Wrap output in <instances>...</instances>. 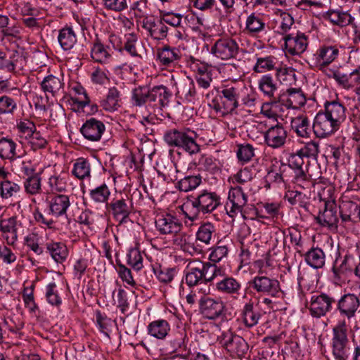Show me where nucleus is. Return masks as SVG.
I'll list each match as a JSON object with an SVG mask.
<instances>
[{"label":"nucleus","instance_id":"obj_22","mask_svg":"<svg viewBox=\"0 0 360 360\" xmlns=\"http://www.w3.org/2000/svg\"><path fill=\"white\" fill-rule=\"evenodd\" d=\"M90 55L92 60L99 63H106L111 58V49L96 38L91 44Z\"/></svg>","mask_w":360,"mask_h":360},{"label":"nucleus","instance_id":"obj_55","mask_svg":"<svg viewBox=\"0 0 360 360\" xmlns=\"http://www.w3.org/2000/svg\"><path fill=\"white\" fill-rule=\"evenodd\" d=\"M127 262V264L136 271H139L143 267V257L138 249L132 248L129 251Z\"/></svg>","mask_w":360,"mask_h":360},{"label":"nucleus","instance_id":"obj_57","mask_svg":"<svg viewBox=\"0 0 360 360\" xmlns=\"http://www.w3.org/2000/svg\"><path fill=\"white\" fill-rule=\"evenodd\" d=\"M240 89L242 91L240 96L241 104L248 108L255 106L258 98L257 94L253 90L245 87H240Z\"/></svg>","mask_w":360,"mask_h":360},{"label":"nucleus","instance_id":"obj_48","mask_svg":"<svg viewBox=\"0 0 360 360\" xmlns=\"http://www.w3.org/2000/svg\"><path fill=\"white\" fill-rule=\"evenodd\" d=\"M215 231V227L212 224L205 223L199 227L196 233V238L200 242L209 245L213 236H214Z\"/></svg>","mask_w":360,"mask_h":360},{"label":"nucleus","instance_id":"obj_32","mask_svg":"<svg viewBox=\"0 0 360 360\" xmlns=\"http://www.w3.org/2000/svg\"><path fill=\"white\" fill-rule=\"evenodd\" d=\"M121 96L120 91L116 87H110L105 98L101 101V105L106 111H115L121 106Z\"/></svg>","mask_w":360,"mask_h":360},{"label":"nucleus","instance_id":"obj_15","mask_svg":"<svg viewBox=\"0 0 360 360\" xmlns=\"http://www.w3.org/2000/svg\"><path fill=\"white\" fill-rule=\"evenodd\" d=\"M281 106L287 109H297L306 103V96L301 89L290 88L278 98Z\"/></svg>","mask_w":360,"mask_h":360},{"label":"nucleus","instance_id":"obj_5","mask_svg":"<svg viewBox=\"0 0 360 360\" xmlns=\"http://www.w3.org/2000/svg\"><path fill=\"white\" fill-rule=\"evenodd\" d=\"M219 343L231 354L238 357L243 356L248 350L246 341L240 336L230 331L223 333L219 337Z\"/></svg>","mask_w":360,"mask_h":360},{"label":"nucleus","instance_id":"obj_45","mask_svg":"<svg viewBox=\"0 0 360 360\" xmlns=\"http://www.w3.org/2000/svg\"><path fill=\"white\" fill-rule=\"evenodd\" d=\"M283 111L279 100H271L269 102L264 103L261 107V113L269 119L277 120L278 113Z\"/></svg>","mask_w":360,"mask_h":360},{"label":"nucleus","instance_id":"obj_30","mask_svg":"<svg viewBox=\"0 0 360 360\" xmlns=\"http://www.w3.org/2000/svg\"><path fill=\"white\" fill-rule=\"evenodd\" d=\"M339 50L335 46H323L320 47L316 54L317 63L321 66H327L338 57Z\"/></svg>","mask_w":360,"mask_h":360},{"label":"nucleus","instance_id":"obj_19","mask_svg":"<svg viewBox=\"0 0 360 360\" xmlns=\"http://www.w3.org/2000/svg\"><path fill=\"white\" fill-rule=\"evenodd\" d=\"M316 219L321 226L327 227L336 226L338 221V207L335 202H326L324 210L319 213Z\"/></svg>","mask_w":360,"mask_h":360},{"label":"nucleus","instance_id":"obj_33","mask_svg":"<svg viewBox=\"0 0 360 360\" xmlns=\"http://www.w3.org/2000/svg\"><path fill=\"white\" fill-rule=\"evenodd\" d=\"M202 214L214 210L220 204L219 196L214 193L203 192L197 197Z\"/></svg>","mask_w":360,"mask_h":360},{"label":"nucleus","instance_id":"obj_58","mask_svg":"<svg viewBox=\"0 0 360 360\" xmlns=\"http://www.w3.org/2000/svg\"><path fill=\"white\" fill-rule=\"evenodd\" d=\"M1 195L3 198H8L14 194L18 193L20 190V186L13 181L8 180H3L0 183Z\"/></svg>","mask_w":360,"mask_h":360},{"label":"nucleus","instance_id":"obj_47","mask_svg":"<svg viewBox=\"0 0 360 360\" xmlns=\"http://www.w3.org/2000/svg\"><path fill=\"white\" fill-rule=\"evenodd\" d=\"M91 173L90 163L84 158H79L73 165L72 174L79 179L89 177Z\"/></svg>","mask_w":360,"mask_h":360},{"label":"nucleus","instance_id":"obj_11","mask_svg":"<svg viewBox=\"0 0 360 360\" xmlns=\"http://www.w3.org/2000/svg\"><path fill=\"white\" fill-rule=\"evenodd\" d=\"M360 306L359 297L354 294H345L338 300L336 304V309L340 314L348 320L355 317L356 311Z\"/></svg>","mask_w":360,"mask_h":360},{"label":"nucleus","instance_id":"obj_62","mask_svg":"<svg viewBox=\"0 0 360 360\" xmlns=\"http://www.w3.org/2000/svg\"><path fill=\"white\" fill-rule=\"evenodd\" d=\"M333 78L345 89H349L356 86L352 72L349 75L335 72L333 73Z\"/></svg>","mask_w":360,"mask_h":360},{"label":"nucleus","instance_id":"obj_37","mask_svg":"<svg viewBox=\"0 0 360 360\" xmlns=\"http://www.w3.org/2000/svg\"><path fill=\"white\" fill-rule=\"evenodd\" d=\"M47 252L57 263L63 262L68 255L67 246L61 242L50 241L46 244Z\"/></svg>","mask_w":360,"mask_h":360},{"label":"nucleus","instance_id":"obj_12","mask_svg":"<svg viewBox=\"0 0 360 360\" xmlns=\"http://www.w3.org/2000/svg\"><path fill=\"white\" fill-rule=\"evenodd\" d=\"M283 39L286 51L290 55L302 54L307 48L308 37L301 32L287 34Z\"/></svg>","mask_w":360,"mask_h":360},{"label":"nucleus","instance_id":"obj_27","mask_svg":"<svg viewBox=\"0 0 360 360\" xmlns=\"http://www.w3.org/2000/svg\"><path fill=\"white\" fill-rule=\"evenodd\" d=\"M70 205V202L68 195L58 194L51 198L49 201V210L53 215L58 217L65 214Z\"/></svg>","mask_w":360,"mask_h":360},{"label":"nucleus","instance_id":"obj_24","mask_svg":"<svg viewBox=\"0 0 360 360\" xmlns=\"http://www.w3.org/2000/svg\"><path fill=\"white\" fill-rule=\"evenodd\" d=\"M215 284V289L220 293L234 295H238L241 288L240 283L232 276L220 277Z\"/></svg>","mask_w":360,"mask_h":360},{"label":"nucleus","instance_id":"obj_17","mask_svg":"<svg viewBox=\"0 0 360 360\" xmlns=\"http://www.w3.org/2000/svg\"><path fill=\"white\" fill-rule=\"evenodd\" d=\"M141 27L147 32L148 36L157 40L165 38L168 32V27L161 20L149 17L143 18Z\"/></svg>","mask_w":360,"mask_h":360},{"label":"nucleus","instance_id":"obj_44","mask_svg":"<svg viewBox=\"0 0 360 360\" xmlns=\"http://www.w3.org/2000/svg\"><path fill=\"white\" fill-rule=\"evenodd\" d=\"M25 191L32 195L41 194L42 193L41 178L40 174L28 176L23 182Z\"/></svg>","mask_w":360,"mask_h":360},{"label":"nucleus","instance_id":"obj_59","mask_svg":"<svg viewBox=\"0 0 360 360\" xmlns=\"http://www.w3.org/2000/svg\"><path fill=\"white\" fill-rule=\"evenodd\" d=\"M276 58L273 56L258 58L254 67L255 72H264L275 68Z\"/></svg>","mask_w":360,"mask_h":360},{"label":"nucleus","instance_id":"obj_7","mask_svg":"<svg viewBox=\"0 0 360 360\" xmlns=\"http://www.w3.org/2000/svg\"><path fill=\"white\" fill-rule=\"evenodd\" d=\"M203 295H206L209 290H202ZM199 307L200 312L209 319H216L222 315L224 309V303L217 300L202 295L199 300Z\"/></svg>","mask_w":360,"mask_h":360},{"label":"nucleus","instance_id":"obj_36","mask_svg":"<svg viewBox=\"0 0 360 360\" xmlns=\"http://www.w3.org/2000/svg\"><path fill=\"white\" fill-rule=\"evenodd\" d=\"M259 90L271 100L278 99L281 95L277 94L278 86L270 75H263L258 82Z\"/></svg>","mask_w":360,"mask_h":360},{"label":"nucleus","instance_id":"obj_28","mask_svg":"<svg viewBox=\"0 0 360 360\" xmlns=\"http://www.w3.org/2000/svg\"><path fill=\"white\" fill-rule=\"evenodd\" d=\"M323 112L338 126L344 122L346 117L345 106L336 101L326 103Z\"/></svg>","mask_w":360,"mask_h":360},{"label":"nucleus","instance_id":"obj_8","mask_svg":"<svg viewBox=\"0 0 360 360\" xmlns=\"http://www.w3.org/2000/svg\"><path fill=\"white\" fill-rule=\"evenodd\" d=\"M335 300L326 293L313 295L310 301L309 311L313 317L321 318L333 309Z\"/></svg>","mask_w":360,"mask_h":360},{"label":"nucleus","instance_id":"obj_25","mask_svg":"<svg viewBox=\"0 0 360 360\" xmlns=\"http://www.w3.org/2000/svg\"><path fill=\"white\" fill-rule=\"evenodd\" d=\"M241 316L244 325L249 328L255 326L262 317L260 311L255 309L254 302L250 300L245 303L241 311Z\"/></svg>","mask_w":360,"mask_h":360},{"label":"nucleus","instance_id":"obj_1","mask_svg":"<svg viewBox=\"0 0 360 360\" xmlns=\"http://www.w3.org/2000/svg\"><path fill=\"white\" fill-rule=\"evenodd\" d=\"M171 97L172 93L164 85L155 86L151 89L139 86L133 89L131 101L134 106L148 105L155 110L167 106Z\"/></svg>","mask_w":360,"mask_h":360},{"label":"nucleus","instance_id":"obj_49","mask_svg":"<svg viewBox=\"0 0 360 360\" xmlns=\"http://www.w3.org/2000/svg\"><path fill=\"white\" fill-rule=\"evenodd\" d=\"M95 321L99 330L107 337L111 331L113 321L105 314L97 310L95 313Z\"/></svg>","mask_w":360,"mask_h":360},{"label":"nucleus","instance_id":"obj_46","mask_svg":"<svg viewBox=\"0 0 360 360\" xmlns=\"http://www.w3.org/2000/svg\"><path fill=\"white\" fill-rule=\"evenodd\" d=\"M182 210L191 221H195L201 212L197 198H188L182 205Z\"/></svg>","mask_w":360,"mask_h":360},{"label":"nucleus","instance_id":"obj_35","mask_svg":"<svg viewBox=\"0 0 360 360\" xmlns=\"http://www.w3.org/2000/svg\"><path fill=\"white\" fill-rule=\"evenodd\" d=\"M17 156V143L8 137L0 139V158L11 163Z\"/></svg>","mask_w":360,"mask_h":360},{"label":"nucleus","instance_id":"obj_34","mask_svg":"<svg viewBox=\"0 0 360 360\" xmlns=\"http://www.w3.org/2000/svg\"><path fill=\"white\" fill-rule=\"evenodd\" d=\"M291 128L298 136L309 138L311 134V124L307 115H300L291 120Z\"/></svg>","mask_w":360,"mask_h":360},{"label":"nucleus","instance_id":"obj_2","mask_svg":"<svg viewBox=\"0 0 360 360\" xmlns=\"http://www.w3.org/2000/svg\"><path fill=\"white\" fill-rule=\"evenodd\" d=\"M196 137L197 134L194 131L171 129L165 134L164 140L170 146L181 148L188 154L194 155L200 151Z\"/></svg>","mask_w":360,"mask_h":360},{"label":"nucleus","instance_id":"obj_13","mask_svg":"<svg viewBox=\"0 0 360 360\" xmlns=\"http://www.w3.org/2000/svg\"><path fill=\"white\" fill-rule=\"evenodd\" d=\"M21 222L17 217H11L0 220V231L2 238L9 245H14L18 240V231L21 228Z\"/></svg>","mask_w":360,"mask_h":360},{"label":"nucleus","instance_id":"obj_50","mask_svg":"<svg viewBox=\"0 0 360 360\" xmlns=\"http://www.w3.org/2000/svg\"><path fill=\"white\" fill-rule=\"evenodd\" d=\"M347 330L345 320L338 321L333 328L332 342H349Z\"/></svg>","mask_w":360,"mask_h":360},{"label":"nucleus","instance_id":"obj_42","mask_svg":"<svg viewBox=\"0 0 360 360\" xmlns=\"http://www.w3.org/2000/svg\"><path fill=\"white\" fill-rule=\"evenodd\" d=\"M324 18L333 25L340 27L352 24L354 20L349 13L340 11H329L325 14Z\"/></svg>","mask_w":360,"mask_h":360},{"label":"nucleus","instance_id":"obj_3","mask_svg":"<svg viewBox=\"0 0 360 360\" xmlns=\"http://www.w3.org/2000/svg\"><path fill=\"white\" fill-rule=\"evenodd\" d=\"M241 93L239 86H226L218 96L212 99L210 105L217 112L231 113L240 106Z\"/></svg>","mask_w":360,"mask_h":360},{"label":"nucleus","instance_id":"obj_56","mask_svg":"<svg viewBox=\"0 0 360 360\" xmlns=\"http://www.w3.org/2000/svg\"><path fill=\"white\" fill-rule=\"evenodd\" d=\"M17 109V103L13 98L8 96L0 97V115H13Z\"/></svg>","mask_w":360,"mask_h":360},{"label":"nucleus","instance_id":"obj_16","mask_svg":"<svg viewBox=\"0 0 360 360\" xmlns=\"http://www.w3.org/2000/svg\"><path fill=\"white\" fill-rule=\"evenodd\" d=\"M105 131L103 122L93 117L87 120L80 129L84 137L91 141H99Z\"/></svg>","mask_w":360,"mask_h":360},{"label":"nucleus","instance_id":"obj_40","mask_svg":"<svg viewBox=\"0 0 360 360\" xmlns=\"http://www.w3.org/2000/svg\"><path fill=\"white\" fill-rule=\"evenodd\" d=\"M58 40L65 51L70 50L77 43V35L71 27H65L59 31Z\"/></svg>","mask_w":360,"mask_h":360},{"label":"nucleus","instance_id":"obj_51","mask_svg":"<svg viewBox=\"0 0 360 360\" xmlns=\"http://www.w3.org/2000/svg\"><path fill=\"white\" fill-rule=\"evenodd\" d=\"M110 195V191L105 184L91 190L90 197L96 202L107 203Z\"/></svg>","mask_w":360,"mask_h":360},{"label":"nucleus","instance_id":"obj_52","mask_svg":"<svg viewBox=\"0 0 360 360\" xmlns=\"http://www.w3.org/2000/svg\"><path fill=\"white\" fill-rule=\"evenodd\" d=\"M200 183V175L187 176L179 181L178 186L180 191L187 192L196 188Z\"/></svg>","mask_w":360,"mask_h":360},{"label":"nucleus","instance_id":"obj_20","mask_svg":"<svg viewBox=\"0 0 360 360\" xmlns=\"http://www.w3.org/2000/svg\"><path fill=\"white\" fill-rule=\"evenodd\" d=\"M13 169L23 176H30L36 174L37 162L28 156L18 155L11 163Z\"/></svg>","mask_w":360,"mask_h":360},{"label":"nucleus","instance_id":"obj_9","mask_svg":"<svg viewBox=\"0 0 360 360\" xmlns=\"http://www.w3.org/2000/svg\"><path fill=\"white\" fill-rule=\"evenodd\" d=\"M338 128L339 126L323 112L316 114L312 125L314 133L319 138H326Z\"/></svg>","mask_w":360,"mask_h":360},{"label":"nucleus","instance_id":"obj_29","mask_svg":"<svg viewBox=\"0 0 360 360\" xmlns=\"http://www.w3.org/2000/svg\"><path fill=\"white\" fill-rule=\"evenodd\" d=\"M107 207H110L112 214L120 222H123L131 211V206L128 205L127 200L124 198L113 200L110 204H106Z\"/></svg>","mask_w":360,"mask_h":360},{"label":"nucleus","instance_id":"obj_39","mask_svg":"<svg viewBox=\"0 0 360 360\" xmlns=\"http://www.w3.org/2000/svg\"><path fill=\"white\" fill-rule=\"evenodd\" d=\"M339 210L340 217L343 221H354L356 217L359 218L360 207L352 201H343L339 205Z\"/></svg>","mask_w":360,"mask_h":360},{"label":"nucleus","instance_id":"obj_18","mask_svg":"<svg viewBox=\"0 0 360 360\" xmlns=\"http://www.w3.org/2000/svg\"><path fill=\"white\" fill-rule=\"evenodd\" d=\"M287 132L282 124H277L268 129L264 134V141L272 148L282 147L286 141Z\"/></svg>","mask_w":360,"mask_h":360},{"label":"nucleus","instance_id":"obj_10","mask_svg":"<svg viewBox=\"0 0 360 360\" xmlns=\"http://www.w3.org/2000/svg\"><path fill=\"white\" fill-rule=\"evenodd\" d=\"M229 202L226 204L227 212L230 216L241 212L248 202V196L240 186L232 187L228 195Z\"/></svg>","mask_w":360,"mask_h":360},{"label":"nucleus","instance_id":"obj_31","mask_svg":"<svg viewBox=\"0 0 360 360\" xmlns=\"http://www.w3.org/2000/svg\"><path fill=\"white\" fill-rule=\"evenodd\" d=\"M181 57V51L175 47L166 46L158 51V59L162 65L170 66Z\"/></svg>","mask_w":360,"mask_h":360},{"label":"nucleus","instance_id":"obj_41","mask_svg":"<svg viewBox=\"0 0 360 360\" xmlns=\"http://www.w3.org/2000/svg\"><path fill=\"white\" fill-rule=\"evenodd\" d=\"M307 264L314 269L322 268L325 264V253L319 248H311L304 256Z\"/></svg>","mask_w":360,"mask_h":360},{"label":"nucleus","instance_id":"obj_6","mask_svg":"<svg viewBox=\"0 0 360 360\" xmlns=\"http://www.w3.org/2000/svg\"><path fill=\"white\" fill-rule=\"evenodd\" d=\"M237 42L229 37L221 38L216 41L211 49V53L221 60H229L235 58L238 53Z\"/></svg>","mask_w":360,"mask_h":360},{"label":"nucleus","instance_id":"obj_43","mask_svg":"<svg viewBox=\"0 0 360 360\" xmlns=\"http://www.w3.org/2000/svg\"><path fill=\"white\" fill-rule=\"evenodd\" d=\"M40 86L44 92L55 96L63 88L64 84L60 78L50 75L44 78Z\"/></svg>","mask_w":360,"mask_h":360},{"label":"nucleus","instance_id":"obj_14","mask_svg":"<svg viewBox=\"0 0 360 360\" xmlns=\"http://www.w3.org/2000/svg\"><path fill=\"white\" fill-rule=\"evenodd\" d=\"M155 227L160 234H176L182 227V224L179 219L170 214H162L155 219Z\"/></svg>","mask_w":360,"mask_h":360},{"label":"nucleus","instance_id":"obj_4","mask_svg":"<svg viewBox=\"0 0 360 360\" xmlns=\"http://www.w3.org/2000/svg\"><path fill=\"white\" fill-rule=\"evenodd\" d=\"M249 283L250 286L260 295L278 297L281 293L279 281L264 274H258Z\"/></svg>","mask_w":360,"mask_h":360},{"label":"nucleus","instance_id":"obj_23","mask_svg":"<svg viewBox=\"0 0 360 360\" xmlns=\"http://www.w3.org/2000/svg\"><path fill=\"white\" fill-rule=\"evenodd\" d=\"M199 259L191 260L187 265V272L185 276L186 283L189 287L196 286L204 283V278L201 266L197 264Z\"/></svg>","mask_w":360,"mask_h":360},{"label":"nucleus","instance_id":"obj_38","mask_svg":"<svg viewBox=\"0 0 360 360\" xmlns=\"http://www.w3.org/2000/svg\"><path fill=\"white\" fill-rule=\"evenodd\" d=\"M147 328L150 335L157 339L163 340L170 330V325L165 319H158L150 323Z\"/></svg>","mask_w":360,"mask_h":360},{"label":"nucleus","instance_id":"obj_61","mask_svg":"<svg viewBox=\"0 0 360 360\" xmlns=\"http://www.w3.org/2000/svg\"><path fill=\"white\" fill-rule=\"evenodd\" d=\"M181 246L184 252H186L191 255H198L202 253V249L200 247L192 242L191 237L186 235L181 237Z\"/></svg>","mask_w":360,"mask_h":360},{"label":"nucleus","instance_id":"obj_64","mask_svg":"<svg viewBox=\"0 0 360 360\" xmlns=\"http://www.w3.org/2000/svg\"><path fill=\"white\" fill-rule=\"evenodd\" d=\"M349 342H332V353L335 360H347Z\"/></svg>","mask_w":360,"mask_h":360},{"label":"nucleus","instance_id":"obj_60","mask_svg":"<svg viewBox=\"0 0 360 360\" xmlns=\"http://www.w3.org/2000/svg\"><path fill=\"white\" fill-rule=\"evenodd\" d=\"M229 250L226 245L218 243L217 245L211 248L209 259L215 264L219 263L228 255Z\"/></svg>","mask_w":360,"mask_h":360},{"label":"nucleus","instance_id":"obj_53","mask_svg":"<svg viewBox=\"0 0 360 360\" xmlns=\"http://www.w3.org/2000/svg\"><path fill=\"white\" fill-rule=\"evenodd\" d=\"M237 158L243 163L250 162L255 156V148L250 143L238 145Z\"/></svg>","mask_w":360,"mask_h":360},{"label":"nucleus","instance_id":"obj_54","mask_svg":"<svg viewBox=\"0 0 360 360\" xmlns=\"http://www.w3.org/2000/svg\"><path fill=\"white\" fill-rule=\"evenodd\" d=\"M65 176V174H60L49 177L48 184L52 191L62 192L66 190L68 185Z\"/></svg>","mask_w":360,"mask_h":360},{"label":"nucleus","instance_id":"obj_26","mask_svg":"<svg viewBox=\"0 0 360 360\" xmlns=\"http://www.w3.org/2000/svg\"><path fill=\"white\" fill-rule=\"evenodd\" d=\"M266 23L262 16L252 13L245 20L244 32L252 37H257L266 30Z\"/></svg>","mask_w":360,"mask_h":360},{"label":"nucleus","instance_id":"obj_63","mask_svg":"<svg viewBox=\"0 0 360 360\" xmlns=\"http://www.w3.org/2000/svg\"><path fill=\"white\" fill-rule=\"evenodd\" d=\"M276 77L281 82L290 84L295 81V72L292 68L282 67L277 69Z\"/></svg>","mask_w":360,"mask_h":360},{"label":"nucleus","instance_id":"obj_21","mask_svg":"<svg viewBox=\"0 0 360 360\" xmlns=\"http://www.w3.org/2000/svg\"><path fill=\"white\" fill-rule=\"evenodd\" d=\"M196 264L201 266L205 284L212 283L215 279L225 276V268L212 262H203L200 260V262Z\"/></svg>","mask_w":360,"mask_h":360}]
</instances>
